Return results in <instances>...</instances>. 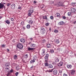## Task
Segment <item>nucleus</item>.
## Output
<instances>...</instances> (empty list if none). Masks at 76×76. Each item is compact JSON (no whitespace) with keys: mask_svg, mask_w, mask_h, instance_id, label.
I'll return each mask as SVG.
<instances>
[{"mask_svg":"<svg viewBox=\"0 0 76 76\" xmlns=\"http://www.w3.org/2000/svg\"><path fill=\"white\" fill-rule=\"evenodd\" d=\"M23 46L22 45V44L20 43L17 44V48L20 50H22L23 49Z\"/></svg>","mask_w":76,"mask_h":76,"instance_id":"obj_1","label":"nucleus"},{"mask_svg":"<svg viewBox=\"0 0 76 76\" xmlns=\"http://www.w3.org/2000/svg\"><path fill=\"white\" fill-rule=\"evenodd\" d=\"M55 6H64L63 5V4L62 3L60 2H59L58 3L56 4L55 5Z\"/></svg>","mask_w":76,"mask_h":76,"instance_id":"obj_2","label":"nucleus"},{"mask_svg":"<svg viewBox=\"0 0 76 76\" xmlns=\"http://www.w3.org/2000/svg\"><path fill=\"white\" fill-rule=\"evenodd\" d=\"M49 56V55L48 54H47L45 57V61L46 62H47L48 61V57Z\"/></svg>","mask_w":76,"mask_h":76,"instance_id":"obj_3","label":"nucleus"},{"mask_svg":"<svg viewBox=\"0 0 76 76\" xmlns=\"http://www.w3.org/2000/svg\"><path fill=\"white\" fill-rule=\"evenodd\" d=\"M4 8V9H6V7L5 6V5L0 3V9H2V8Z\"/></svg>","mask_w":76,"mask_h":76,"instance_id":"obj_4","label":"nucleus"},{"mask_svg":"<svg viewBox=\"0 0 76 76\" xmlns=\"http://www.w3.org/2000/svg\"><path fill=\"white\" fill-rule=\"evenodd\" d=\"M11 7L12 9H14L15 7V4H13L11 5Z\"/></svg>","mask_w":76,"mask_h":76,"instance_id":"obj_5","label":"nucleus"},{"mask_svg":"<svg viewBox=\"0 0 76 76\" xmlns=\"http://www.w3.org/2000/svg\"><path fill=\"white\" fill-rule=\"evenodd\" d=\"M75 73V70H72L71 71V74L72 75H73Z\"/></svg>","mask_w":76,"mask_h":76,"instance_id":"obj_6","label":"nucleus"},{"mask_svg":"<svg viewBox=\"0 0 76 76\" xmlns=\"http://www.w3.org/2000/svg\"><path fill=\"white\" fill-rule=\"evenodd\" d=\"M45 50L43 49L42 50V56H44L45 55Z\"/></svg>","mask_w":76,"mask_h":76,"instance_id":"obj_7","label":"nucleus"},{"mask_svg":"<svg viewBox=\"0 0 76 76\" xmlns=\"http://www.w3.org/2000/svg\"><path fill=\"white\" fill-rule=\"evenodd\" d=\"M10 70L9 69L7 68H6L5 69V72L6 73H7V72H10Z\"/></svg>","mask_w":76,"mask_h":76,"instance_id":"obj_8","label":"nucleus"},{"mask_svg":"<svg viewBox=\"0 0 76 76\" xmlns=\"http://www.w3.org/2000/svg\"><path fill=\"white\" fill-rule=\"evenodd\" d=\"M67 67L68 69H72V66L71 65H67Z\"/></svg>","mask_w":76,"mask_h":76,"instance_id":"obj_9","label":"nucleus"},{"mask_svg":"<svg viewBox=\"0 0 76 76\" xmlns=\"http://www.w3.org/2000/svg\"><path fill=\"white\" fill-rule=\"evenodd\" d=\"M63 64V62L60 61V63L58 64V66H61Z\"/></svg>","mask_w":76,"mask_h":76,"instance_id":"obj_10","label":"nucleus"},{"mask_svg":"<svg viewBox=\"0 0 76 76\" xmlns=\"http://www.w3.org/2000/svg\"><path fill=\"white\" fill-rule=\"evenodd\" d=\"M55 42L56 44H58L60 43V41L58 39H56L55 40Z\"/></svg>","mask_w":76,"mask_h":76,"instance_id":"obj_11","label":"nucleus"},{"mask_svg":"<svg viewBox=\"0 0 76 76\" xmlns=\"http://www.w3.org/2000/svg\"><path fill=\"white\" fill-rule=\"evenodd\" d=\"M31 47H36V45L35 44H31L30 45Z\"/></svg>","mask_w":76,"mask_h":76,"instance_id":"obj_12","label":"nucleus"},{"mask_svg":"<svg viewBox=\"0 0 76 76\" xmlns=\"http://www.w3.org/2000/svg\"><path fill=\"white\" fill-rule=\"evenodd\" d=\"M53 73L54 75H57V70H54L53 72Z\"/></svg>","mask_w":76,"mask_h":76,"instance_id":"obj_13","label":"nucleus"},{"mask_svg":"<svg viewBox=\"0 0 76 76\" xmlns=\"http://www.w3.org/2000/svg\"><path fill=\"white\" fill-rule=\"evenodd\" d=\"M71 12L72 13H75L76 12V9L75 8H72L71 10Z\"/></svg>","mask_w":76,"mask_h":76,"instance_id":"obj_14","label":"nucleus"},{"mask_svg":"<svg viewBox=\"0 0 76 76\" xmlns=\"http://www.w3.org/2000/svg\"><path fill=\"white\" fill-rule=\"evenodd\" d=\"M20 41L22 43H24L25 42V40L24 39H21L20 40Z\"/></svg>","mask_w":76,"mask_h":76,"instance_id":"obj_15","label":"nucleus"},{"mask_svg":"<svg viewBox=\"0 0 76 76\" xmlns=\"http://www.w3.org/2000/svg\"><path fill=\"white\" fill-rule=\"evenodd\" d=\"M55 62H58L59 61V59L57 58H55Z\"/></svg>","mask_w":76,"mask_h":76,"instance_id":"obj_16","label":"nucleus"},{"mask_svg":"<svg viewBox=\"0 0 76 76\" xmlns=\"http://www.w3.org/2000/svg\"><path fill=\"white\" fill-rule=\"evenodd\" d=\"M35 61L33 59V60H31L30 61V64H33V63H35Z\"/></svg>","mask_w":76,"mask_h":76,"instance_id":"obj_17","label":"nucleus"},{"mask_svg":"<svg viewBox=\"0 0 76 76\" xmlns=\"http://www.w3.org/2000/svg\"><path fill=\"white\" fill-rule=\"evenodd\" d=\"M59 25H64V23L63 21H61L60 23H59Z\"/></svg>","mask_w":76,"mask_h":76,"instance_id":"obj_18","label":"nucleus"},{"mask_svg":"<svg viewBox=\"0 0 76 76\" xmlns=\"http://www.w3.org/2000/svg\"><path fill=\"white\" fill-rule=\"evenodd\" d=\"M5 66L6 67H8L9 66H10V62H7L5 64Z\"/></svg>","mask_w":76,"mask_h":76,"instance_id":"obj_19","label":"nucleus"},{"mask_svg":"<svg viewBox=\"0 0 76 76\" xmlns=\"http://www.w3.org/2000/svg\"><path fill=\"white\" fill-rule=\"evenodd\" d=\"M28 23L30 25H32L33 23V21L32 20H31L29 21Z\"/></svg>","mask_w":76,"mask_h":76,"instance_id":"obj_20","label":"nucleus"},{"mask_svg":"<svg viewBox=\"0 0 76 76\" xmlns=\"http://www.w3.org/2000/svg\"><path fill=\"white\" fill-rule=\"evenodd\" d=\"M56 16L57 17L59 18L60 16V15L59 13H57L56 14Z\"/></svg>","mask_w":76,"mask_h":76,"instance_id":"obj_21","label":"nucleus"},{"mask_svg":"<svg viewBox=\"0 0 76 76\" xmlns=\"http://www.w3.org/2000/svg\"><path fill=\"white\" fill-rule=\"evenodd\" d=\"M43 19H46V20H48V18H47V16L45 15V16H43Z\"/></svg>","mask_w":76,"mask_h":76,"instance_id":"obj_22","label":"nucleus"},{"mask_svg":"<svg viewBox=\"0 0 76 76\" xmlns=\"http://www.w3.org/2000/svg\"><path fill=\"white\" fill-rule=\"evenodd\" d=\"M48 68H53V65L51 64H49L48 65Z\"/></svg>","mask_w":76,"mask_h":76,"instance_id":"obj_23","label":"nucleus"},{"mask_svg":"<svg viewBox=\"0 0 76 76\" xmlns=\"http://www.w3.org/2000/svg\"><path fill=\"white\" fill-rule=\"evenodd\" d=\"M18 56H17V55H15L14 56L13 58L14 60H17V57Z\"/></svg>","mask_w":76,"mask_h":76,"instance_id":"obj_24","label":"nucleus"},{"mask_svg":"<svg viewBox=\"0 0 76 76\" xmlns=\"http://www.w3.org/2000/svg\"><path fill=\"white\" fill-rule=\"evenodd\" d=\"M47 47L48 48H51V44H48L47 45Z\"/></svg>","mask_w":76,"mask_h":76,"instance_id":"obj_25","label":"nucleus"},{"mask_svg":"<svg viewBox=\"0 0 76 76\" xmlns=\"http://www.w3.org/2000/svg\"><path fill=\"white\" fill-rule=\"evenodd\" d=\"M5 22L6 23H7V24H10V23L9 20L6 21Z\"/></svg>","mask_w":76,"mask_h":76,"instance_id":"obj_26","label":"nucleus"},{"mask_svg":"<svg viewBox=\"0 0 76 76\" xmlns=\"http://www.w3.org/2000/svg\"><path fill=\"white\" fill-rule=\"evenodd\" d=\"M28 51H31V50H34V48H28Z\"/></svg>","mask_w":76,"mask_h":76,"instance_id":"obj_27","label":"nucleus"},{"mask_svg":"<svg viewBox=\"0 0 76 76\" xmlns=\"http://www.w3.org/2000/svg\"><path fill=\"white\" fill-rule=\"evenodd\" d=\"M37 56H34L33 57V60H34L35 61V60H37Z\"/></svg>","mask_w":76,"mask_h":76,"instance_id":"obj_28","label":"nucleus"},{"mask_svg":"<svg viewBox=\"0 0 76 76\" xmlns=\"http://www.w3.org/2000/svg\"><path fill=\"white\" fill-rule=\"evenodd\" d=\"M54 32H55V33H58V31L57 30L55 29L54 31Z\"/></svg>","mask_w":76,"mask_h":76,"instance_id":"obj_29","label":"nucleus"},{"mask_svg":"<svg viewBox=\"0 0 76 76\" xmlns=\"http://www.w3.org/2000/svg\"><path fill=\"white\" fill-rule=\"evenodd\" d=\"M41 30L42 31H45V28L44 27H41Z\"/></svg>","mask_w":76,"mask_h":76,"instance_id":"obj_30","label":"nucleus"},{"mask_svg":"<svg viewBox=\"0 0 76 76\" xmlns=\"http://www.w3.org/2000/svg\"><path fill=\"white\" fill-rule=\"evenodd\" d=\"M45 6L44 4L41 5V9H43V8H44V7Z\"/></svg>","mask_w":76,"mask_h":76,"instance_id":"obj_31","label":"nucleus"},{"mask_svg":"<svg viewBox=\"0 0 76 76\" xmlns=\"http://www.w3.org/2000/svg\"><path fill=\"white\" fill-rule=\"evenodd\" d=\"M30 25H28L27 26V29H29V28H30Z\"/></svg>","mask_w":76,"mask_h":76,"instance_id":"obj_32","label":"nucleus"},{"mask_svg":"<svg viewBox=\"0 0 76 76\" xmlns=\"http://www.w3.org/2000/svg\"><path fill=\"white\" fill-rule=\"evenodd\" d=\"M68 16H70L72 15V13L71 12H69L68 13Z\"/></svg>","mask_w":76,"mask_h":76,"instance_id":"obj_33","label":"nucleus"},{"mask_svg":"<svg viewBox=\"0 0 76 76\" xmlns=\"http://www.w3.org/2000/svg\"><path fill=\"white\" fill-rule=\"evenodd\" d=\"M18 9H19L20 10H21V9H22V7L19 6L18 8Z\"/></svg>","mask_w":76,"mask_h":76,"instance_id":"obj_34","label":"nucleus"},{"mask_svg":"<svg viewBox=\"0 0 76 76\" xmlns=\"http://www.w3.org/2000/svg\"><path fill=\"white\" fill-rule=\"evenodd\" d=\"M6 47V45H5L2 44L1 45V47L3 48V47Z\"/></svg>","mask_w":76,"mask_h":76,"instance_id":"obj_35","label":"nucleus"},{"mask_svg":"<svg viewBox=\"0 0 76 76\" xmlns=\"http://www.w3.org/2000/svg\"><path fill=\"white\" fill-rule=\"evenodd\" d=\"M10 74H11V73H10V72H8L7 75V76H9Z\"/></svg>","mask_w":76,"mask_h":76,"instance_id":"obj_36","label":"nucleus"},{"mask_svg":"<svg viewBox=\"0 0 76 76\" xmlns=\"http://www.w3.org/2000/svg\"><path fill=\"white\" fill-rule=\"evenodd\" d=\"M28 54H26L25 56V58H28Z\"/></svg>","mask_w":76,"mask_h":76,"instance_id":"obj_37","label":"nucleus"},{"mask_svg":"<svg viewBox=\"0 0 76 76\" xmlns=\"http://www.w3.org/2000/svg\"><path fill=\"white\" fill-rule=\"evenodd\" d=\"M33 12H34V11H33V10H30L29 12L31 14L32 13H33Z\"/></svg>","mask_w":76,"mask_h":76,"instance_id":"obj_38","label":"nucleus"},{"mask_svg":"<svg viewBox=\"0 0 76 76\" xmlns=\"http://www.w3.org/2000/svg\"><path fill=\"white\" fill-rule=\"evenodd\" d=\"M50 18L51 19H54V17H53V16H50Z\"/></svg>","mask_w":76,"mask_h":76,"instance_id":"obj_39","label":"nucleus"},{"mask_svg":"<svg viewBox=\"0 0 76 76\" xmlns=\"http://www.w3.org/2000/svg\"><path fill=\"white\" fill-rule=\"evenodd\" d=\"M45 66H48V64L47 63H45Z\"/></svg>","mask_w":76,"mask_h":76,"instance_id":"obj_40","label":"nucleus"},{"mask_svg":"<svg viewBox=\"0 0 76 76\" xmlns=\"http://www.w3.org/2000/svg\"><path fill=\"white\" fill-rule=\"evenodd\" d=\"M41 33L42 34H44L45 33V32L41 31Z\"/></svg>","mask_w":76,"mask_h":76,"instance_id":"obj_41","label":"nucleus"},{"mask_svg":"<svg viewBox=\"0 0 76 76\" xmlns=\"http://www.w3.org/2000/svg\"><path fill=\"white\" fill-rule=\"evenodd\" d=\"M10 73H12L13 72V70L12 69H11L10 71Z\"/></svg>","mask_w":76,"mask_h":76,"instance_id":"obj_42","label":"nucleus"},{"mask_svg":"<svg viewBox=\"0 0 76 76\" xmlns=\"http://www.w3.org/2000/svg\"><path fill=\"white\" fill-rule=\"evenodd\" d=\"M50 52L51 53H54V50H50Z\"/></svg>","mask_w":76,"mask_h":76,"instance_id":"obj_43","label":"nucleus"},{"mask_svg":"<svg viewBox=\"0 0 76 76\" xmlns=\"http://www.w3.org/2000/svg\"><path fill=\"white\" fill-rule=\"evenodd\" d=\"M31 13L29 12L28 13V15L29 16H31Z\"/></svg>","mask_w":76,"mask_h":76,"instance_id":"obj_44","label":"nucleus"},{"mask_svg":"<svg viewBox=\"0 0 76 76\" xmlns=\"http://www.w3.org/2000/svg\"><path fill=\"white\" fill-rule=\"evenodd\" d=\"M62 18H63V19H66V17L65 16H63L62 17Z\"/></svg>","mask_w":76,"mask_h":76,"instance_id":"obj_45","label":"nucleus"},{"mask_svg":"<svg viewBox=\"0 0 76 76\" xmlns=\"http://www.w3.org/2000/svg\"><path fill=\"white\" fill-rule=\"evenodd\" d=\"M53 70H54V69H52L51 70H50L49 71V72H53Z\"/></svg>","mask_w":76,"mask_h":76,"instance_id":"obj_46","label":"nucleus"},{"mask_svg":"<svg viewBox=\"0 0 76 76\" xmlns=\"http://www.w3.org/2000/svg\"><path fill=\"white\" fill-rule=\"evenodd\" d=\"M19 74V72H17L15 73V76H18V75Z\"/></svg>","mask_w":76,"mask_h":76,"instance_id":"obj_47","label":"nucleus"},{"mask_svg":"<svg viewBox=\"0 0 76 76\" xmlns=\"http://www.w3.org/2000/svg\"><path fill=\"white\" fill-rule=\"evenodd\" d=\"M11 21H14V19H13V18H11Z\"/></svg>","mask_w":76,"mask_h":76,"instance_id":"obj_48","label":"nucleus"},{"mask_svg":"<svg viewBox=\"0 0 76 76\" xmlns=\"http://www.w3.org/2000/svg\"><path fill=\"white\" fill-rule=\"evenodd\" d=\"M30 40H31V41H33V38H30Z\"/></svg>","mask_w":76,"mask_h":76,"instance_id":"obj_49","label":"nucleus"},{"mask_svg":"<svg viewBox=\"0 0 76 76\" xmlns=\"http://www.w3.org/2000/svg\"><path fill=\"white\" fill-rule=\"evenodd\" d=\"M45 25L46 26H48V25H49V23H47L45 24Z\"/></svg>","mask_w":76,"mask_h":76,"instance_id":"obj_50","label":"nucleus"},{"mask_svg":"<svg viewBox=\"0 0 76 76\" xmlns=\"http://www.w3.org/2000/svg\"><path fill=\"white\" fill-rule=\"evenodd\" d=\"M73 23H74V24H75V23H76V21H74V22H73Z\"/></svg>","mask_w":76,"mask_h":76,"instance_id":"obj_51","label":"nucleus"},{"mask_svg":"<svg viewBox=\"0 0 76 76\" xmlns=\"http://www.w3.org/2000/svg\"><path fill=\"white\" fill-rule=\"evenodd\" d=\"M42 42H45V39L42 40Z\"/></svg>","mask_w":76,"mask_h":76,"instance_id":"obj_52","label":"nucleus"},{"mask_svg":"<svg viewBox=\"0 0 76 76\" xmlns=\"http://www.w3.org/2000/svg\"><path fill=\"white\" fill-rule=\"evenodd\" d=\"M59 73H60L61 74V73H62V71H60L59 72Z\"/></svg>","mask_w":76,"mask_h":76,"instance_id":"obj_53","label":"nucleus"},{"mask_svg":"<svg viewBox=\"0 0 76 76\" xmlns=\"http://www.w3.org/2000/svg\"><path fill=\"white\" fill-rule=\"evenodd\" d=\"M75 4H76L75 3H72V5H73L74 6V5H75Z\"/></svg>","mask_w":76,"mask_h":76,"instance_id":"obj_54","label":"nucleus"},{"mask_svg":"<svg viewBox=\"0 0 76 76\" xmlns=\"http://www.w3.org/2000/svg\"><path fill=\"white\" fill-rule=\"evenodd\" d=\"M10 5V4L9 3L7 4V6H9Z\"/></svg>","mask_w":76,"mask_h":76,"instance_id":"obj_55","label":"nucleus"},{"mask_svg":"<svg viewBox=\"0 0 76 76\" xmlns=\"http://www.w3.org/2000/svg\"><path fill=\"white\" fill-rule=\"evenodd\" d=\"M7 51H10L9 49H7Z\"/></svg>","mask_w":76,"mask_h":76,"instance_id":"obj_56","label":"nucleus"},{"mask_svg":"<svg viewBox=\"0 0 76 76\" xmlns=\"http://www.w3.org/2000/svg\"><path fill=\"white\" fill-rule=\"evenodd\" d=\"M37 3V2H36V1H34V3Z\"/></svg>","mask_w":76,"mask_h":76,"instance_id":"obj_57","label":"nucleus"},{"mask_svg":"<svg viewBox=\"0 0 76 76\" xmlns=\"http://www.w3.org/2000/svg\"><path fill=\"white\" fill-rule=\"evenodd\" d=\"M3 4L4 5V4H6V3H3V4Z\"/></svg>","mask_w":76,"mask_h":76,"instance_id":"obj_58","label":"nucleus"},{"mask_svg":"<svg viewBox=\"0 0 76 76\" xmlns=\"http://www.w3.org/2000/svg\"><path fill=\"white\" fill-rule=\"evenodd\" d=\"M49 30L51 31V28H50V27L49 28Z\"/></svg>","mask_w":76,"mask_h":76,"instance_id":"obj_59","label":"nucleus"},{"mask_svg":"<svg viewBox=\"0 0 76 76\" xmlns=\"http://www.w3.org/2000/svg\"><path fill=\"white\" fill-rule=\"evenodd\" d=\"M3 18V16H0V18Z\"/></svg>","mask_w":76,"mask_h":76,"instance_id":"obj_60","label":"nucleus"},{"mask_svg":"<svg viewBox=\"0 0 76 76\" xmlns=\"http://www.w3.org/2000/svg\"><path fill=\"white\" fill-rule=\"evenodd\" d=\"M32 68H33V66H31L30 68V69H32Z\"/></svg>","mask_w":76,"mask_h":76,"instance_id":"obj_61","label":"nucleus"},{"mask_svg":"<svg viewBox=\"0 0 76 76\" xmlns=\"http://www.w3.org/2000/svg\"><path fill=\"white\" fill-rule=\"evenodd\" d=\"M29 44H31V42H29Z\"/></svg>","mask_w":76,"mask_h":76,"instance_id":"obj_62","label":"nucleus"},{"mask_svg":"<svg viewBox=\"0 0 76 76\" xmlns=\"http://www.w3.org/2000/svg\"><path fill=\"white\" fill-rule=\"evenodd\" d=\"M23 28L24 29H25V27H23Z\"/></svg>","mask_w":76,"mask_h":76,"instance_id":"obj_63","label":"nucleus"},{"mask_svg":"<svg viewBox=\"0 0 76 76\" xmlns=\"http://www.w3.org/2000/svg\"><path fill=\"white\" fill-rule=\"evenodd\" d=\"M75 28H76V27H75Z\"/></svg>","mask_w":76,"mask_h":76,"instance_id":"obj_64","label":"nucleus"}]
</instances>
